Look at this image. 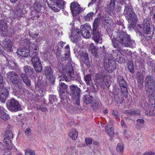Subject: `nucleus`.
<instances>
[{
    "instance_id": "obj_15",
    "label": "nucleus",
    "mask_w": 155,
    "mask_h": 155,
    "mask_svg": "<svg viewBox=\"0 0 155 155\" xmlns=\"http://www.w3.org/2000/svg\"><path fill=\"white\" fill-rule=\"evenodd\" d=\"M45 71L46 78L48 79L51 84H54L55 78L53 75L51 68L49 66H47L45 68Z\"/></svg>"
},
{
    "instance_id": "obj_56",
    "label": "nucleus",
    "mask_w": 155,
    "mask_h": 155,
    "mask_svg": "<svg viewBox=\"0 0 155 155\" xmlns=\"http://www.w3.org/2000/svg\"><path fill=\"white\" fill-rule=\"evenodd\" d=\"M24 83L28 86L29 87L31 85V81L30 79L28 77L23 81Z\"/></svg>"
},
{
    "instance_id": "obj_35",
    "label": "nucleus",
    "mask_w": 155,
    "mask_h": 155,
    "mask_svg": "<svg viewBox=\"0 0 155 155\" xmlns=\"http://www.w3.org/2000/svg\"><path fill=\"white\" fill-rule=\"evenodd\" d=\"M7 28L6 22L4 19H0V30L4 32L6 31Z\"/></svg>"
},
{
    "instance_id": "obj_31",
    "label": "nucleus",
    "mask_w": 155,
    "mask_h": 155,
    "mask_svg": "<svg viewBox=\"0 0 155 155\" xmlns=\"http://www.w3.org/2000/svg\"><path fill=\"white\" fill-rule=\"evenodd\" d=\"M69 135L71 139L75 140L77 138L78 132L75 129H72L70 131Z\"/></svg>"
},
{
    "instance_id": "obj_36",
    "label": "nucleus",
    "mask_w": 155,
    "mask_h": 155,
    "mask_svg": "<svg viewBox=\"0 0 155 155\" xmlns=\"http://www.w3.org/2000/svg\"><path fill=\"white\" fill-rule=\"evenodd\" d=\"M33 7L35 12L38 13L41 12L42 5L41 4L38 2H35L33 4Z\"/></svg>"
},
{
    "instance_id": "obj_41",
    "label": "nucleus",
    "mask_w": 155,
    "mask_h": 155,
    "mask_svg": "<svg viewBox=\"0 0 155 155\" xmlns=\"http://www.w3.org/2000/svg\"><path fill=\"white\" fill-rule=\"evenodd\" d=\"M124 150L123 144L122 143H118L117 145L116 150L120 153H122Z\"/></svg>"
},
{
    "instance_id": "obj_1",
    "label": "nucleus",
    "mask_w": 155,
    "mask_h": 155,
    "mask_svg": "<svg viewBox=\"0 0 155 155\" xmlns=\"http://www.w3.org/2000/svg\"><path fill=\"white\" fill-rule=\"evenodd\" d=\"M145 89L148 97L150 105L153 107L155 106V79L152 76L147 75L145 79Z\"/></svg>"
},
{
    "instance_id": "obj_55",
    "label": "nucleus",
    "mask_w": 155,
    "mask_h": 155,
    "mask_svg": "<svg viewBox=\"0 0 155 155\" xmlns=\"http://www.w3.org/2000/svg\"><path fill=\"white\" fill-rule=\"evenodd\" d=\"M107 57H104V60H108V61H110V60H114L113 55L111 53L107 54Z\"/></svg>"
},
{
    "instance_id": "obj_28",
    "label": "nucleus",
    "mask_w": 155,
    "mask_h": 155,
    "mask_svg": "<svg viewBox=\"0 0 155 155\" xmlns=\"http://www.w3.org/2000/svg\"><path fill=\"white\" fill-rule=\"evenodd\" d=\"M90 49L92 54L95 57L98 58L99 57L97 51L98 48L94 45V44L92 43L90 45Z\"/></svg>"
},
{
    "instance_id": "obj_18",
    "label": "nucleus",
    "mask_w": 155,
    "mask_h": 155,
    "mask_svg": "<svg viewBox=\"0 0 155 155\" xmlns=\"http://www.w3.org/2000/svg\"><path fill=\"white\" fill-rule=\"evenodd\" d=\"M144 29L147 32V34H150L151 31L152 25L150 18H147L145 19L142 25Z\"/></svg>"
},
{
    "instance_id": "obj_2",
    "label": "nucleus",
    "mask_w": 155,
    "mask_h": 155,
    "mask_svg": "<svg viewBox=\"0 0 155 155\" xmlns=\"http://www.w3.org/2000/svg\"><path fill=\"white\" fill-rule=\"evenodd\" d=\"M80 77L78 73L74 72L72 65L69 64L62 69L61 75L60 76L61 78L60 81L64 79L67 82L79 79Z\"/></svg>"
},
{
    "instance_id": "obj_8",
    "label": "nucleus",
    "mask_w": 155,
    "mask_h": 155,
    "mask_svg": "<svg viewBox=\"0 0 155 155\" xmlns=\"http://www.w3.org/2000/svg\"><path fill=\"white\" fill-rule=\"evenodd\" d=\"M106 76L103 72L98 73L95 76L96 82L101 86H102L104 83L107 87H109L111 84V81L108 78L104 79Z\"/></svg>"
},
{
    "instance_id": "obj_59",
    "label": "nucleus",
    "mask_w": 155,
    "mask_h": 155,
    "mask_svg": "<svg viewBox=\"0 0 155 155\" xmlns=\"http://www.w3.org/2000/svg\"><path fill=\"white\" fill-rule=\"evenodd\" d=\"M65 92H60V97L61 99L64 100L67 98L66 94L65 93Z\"/></svg>"
},
{
    "instance_id": "obj_58",
    "label": "nucleus",
    "mask_w": 155,
    "mask_h": 155,
    "mask_svg": "<svg viewBox=\"0 0 155 155\" xmlns=\"http://www.w3.org/2000/svg\"><path fill=\"white\" fill-rule=\"evenodd\" d=\"M128 68L132 74L134 73V67L133 64H129L128 65Z\"/></svg>"
},
{
    "instance_id": "obj_64",
    "label": "nucleus",
    "mask_w": 155,
    "mask_h": 155,
    "mask_svg": "<svg viewBox=\"0 0 155 155\" xmlns=\"http://www.w3.org/2000/svg\"><path fill=\"white\" fill-rule=\"evenodd\" d=\"M25 155H35V153L34 152L27 150L25 151Z\"/></svg>"
},
{
    "instance_id": "obj_3",
    "label": "nucleus",
    "mask_w": 155,
    "mask_h": 155,
    "mask_svg": "<svg viewBox=\"0 0 155 155\" xmlns=\"http://www.w3.org/2000/svg\"><path fill=\"white\" fill-rule=\"evenodd\" d=\"M117 39L122 47H130L133 45L134 41L131 40L130 35L123 31L117 33Z\"/></svg>"
},
{
    "instance_id": "obj_54",
    "label": "nucleus",
    "mask_w": 155,
    "mask_h": 155,
    "mask_svg": "<svg viewBox=\"0 0 155 155\" xmlns=\"http://www.w3.org/2000/svg\"><path fill=\"white\" fill-rule=\"evenodd\" d=\"M149 106L150 107H152L153 109V110H151V111H148V110H146V111H145V113L148 115L152 116V115H153L154 114V113L153 112V111L154 109L153 108L155 107H152L151 104L150 105V103L149 102Z\"/></svg>"
},
{
    "instance_id": "obj_10",
    "label": "nucleus",
    "mask_w": 155,
    "mask_h": 155,
    "mask_svg": "<svg viewBox=\"0 0 155 155\" xmlns=\"http://www.w3.org/2000/svg\"><path fill=\"white\" fill-rule=\"evenodd\" d=\"M117 80L121 91V92L124 97H126L127 92L126 82L121 75L118 76Z\"/></svg>"
},
{
    "instance_id": "obj_7",
    "label": "nucleus",
    "mask_w": 155,
    "mask_h": 155,
    "mask_svg": "<svg viewBox=\"0 0 155 155\" xmlns=\"http://www.w3.org/2000/svg\"><path fill=\"white\" fill-rule=\"evenodd\" d=\"M53 4L51 5L48 3V6L54 12H58L59 10L64 8V2L63 0H49Z\"/></svg>"
},
{
    "instance_id": "obj_51",
    "label": "nucleus",
    "mask_w": 155,
    "mask_h": 155,
    "mask_svg": "<svg viewBox=\"0 0 155 155\" xmlns=\"http://www.w3.org/2000/svg\"><path fill=\"white\" fill-rule=\"evenodd\" d=\"M49 102L50 104H52L53 102L57 101V99L56 96L53 95H50L49 97Z\"/></svg>"
},
{
    "instance_id": "obj_26",
    "label": "nucleus",
    "mask_w": 155,
    "mask_h": 155,
    "mask_svg": "<svg viewBox=\"0 0 155 155\" xmlns=\"http://www.w3.org/2000/svg\"><path fill=\"white\" fill-rule=\"evenodd\" d=\"M17 53L18 55L25 57L29 56L30 52H28V51L25 48L18 49L17 50Z\"/></svg>"
},
{
    "instance_id": "obj_38",
    "label": "nucleus",
    "mask_w": 155,
    "mask_h": 155,
    "mask_svg": "<svg viewBox=\"0 0 155 155\" xmlns=\"http://www.w3.org/2000/svg\"><path fill=\"white\" fill-rule=\"evenodd\" d=\"M0 117L5 120H6L9 118L8 114L4 111V109L0 112Z\"/></svg>"
},
{
    "instance_id": "obj_60",
    "label": "nucleus",
    "mask_w": 155,
    "mask_h": 155,
    "mask_svg": "<svg viewBox=\"0 0 155 155\" xmlns=\"http://www.w3.org/2000/svg\"><path fill=\"white\" fill-rule=\"evenodd\" d=\"M19 75L21 78L22 79V81L24 80L25 79L27 78L28 77L27 74L26 73H21L19 74Z\"/></svg>"
},
{
    "instance_id": "obj_13",
    "label": "nucleus",
    "mask_w": 155,
    "mask_h": 155,
    "mask_svg": "<svg viewBox=\"0 0 155 155\" xmlns=\"http://www.w3.org/2000/svg\"><path fill=\"white\" fill-rule=\"evenodd\" d=\"M70 8L72 13L74 16H76L82 12V8L76 2H74L71 3Z\"/></svg>"
},
{
    "instance_id": "obj_34",
    "label": "nucleus",
    "mask_w": 155,
    "mask_h": 155,
    "mask_svg": "<svg viewBox=\"0 0 155 155\" xmlns=\"http://www.w3.org/2000/svg\"><path fill=\"white\" fill-rule=\"evenodd\" d=\"M84 80L87 85L92 84V80L90 74H87L84 75Z\"/></svg>"
},
{
    "instance_id": "obj_62",
    "label": "nucleus",
    "mask_w": 155,
    "mask_h": 155,
    "mask_svg": "<svg viewBox=\"0 0 155 155\" xmlns=\"http://www.w3.org/2000/svg\"><path fill=\"white\" fill-rule=\"evenodd\" d=\"M148 64L152 68L154 67V68H153L152 71L155 73V64H154L152 61H149L148 62Z\"/></svg>"
},
{
    "instance_id": "obj_22",
    "label": "nucleus",
    "mask_w": 155,
    "mask_h": 155,
    "mask_svg": "<svg viewBox=\"0 0 155 155\" xmlns=\"http://www.w3.org/2000/svg\"><path fill=\"white\" fill-rule=\"evenodd\" d=\"M9 93L4 87H2V91H0V101L4 103L8 96Z\"/></svg>"
},
{
    "instance_id": "obj_48",
    "label": "nucleus",
    "mask_w": 155,
    "mask_h": 155,
    "mask_svg": "<svg viewBox=\"0 0 155 155\" xmlns=\"http://www.w3.org/2000/svg\"><path fill=\"white\" fill-rule=\"evenodd\" d=\"M140 104L141 107L144 109H146L148 106V104L145 100H142L140 102Z\"/></svg>"
},
{
    "instance_id": "obj_9",
    "label": "nucleus",
    "mask_w": 155,
    "mask_h": 155,
    "mask_svg": "<svg viewBox=\"0 0 155 155\" xmlns=\"http://www.w3.org/2000/svg\"><path fill=\"white\" fill-rule=\"evenodd\" d=\"M104 66L106 70L110 72H113L116 68V63L114 60H104Z\"/></svg>"
},
{
    "instance_id": "obj_53",
    "label": "nucleus",
    "mask_w": 155,
    "mask_h": 155,
    "mask_svg": "<svg viewBox=\"0 0 155 155\" xmlns=\"http://www.w3.org/2000/svg\"><path fill=\"white\" fill-rule=\"evenodd\" d=\"M137 80L138 83L139 84H143V78L142 75L139 74L137 77Z\"/></svg>"
},
{
    "instance_id": "obj_14",
    "label": "nucleus",
    "mask_w": 155,
    "mask_h": 155,
    "mask_svg": "<svg viewBox=\"0 0 155 155\" xmlns=\"http://www.w3.org/2000/svg\"><path fill=\"white\" fill-rule=\"evenodd\" d=\"M92 39L97 44H101L103 35L98 30H91Z\"/></svg>"
},
{
    "instance_id": "obj_27",
    "label": "nucleus",
    "mask_w": 155,
    "mask_h": 155,
    "mask_svg": "<svg viewBox=\"0 0 155 155\" xmlns=\"http://www.w3.org/2000/svg\"><path fill=\"white\" fill-rule=\"evenodd\" d=\"M29 49L30 52L29 56H30L31 53H33V54L35 53H37V54H38V48L36 44L30 43L29 46Z\"/></svg>"
},
{
    "instance_id": "obj_16",
    "label": "nucleus",
    "mask_w": 155,
    "mask_h": 155,
    "mask_svg": "<svg viewBox=\"0 0 155 155\" xmlns=\"http://www.w3.org/2000/svg\"><path fill=\"white\" fill-rule=\"evenodd\" d=\"M7 78L10 80L12 84L17 83V82L21 80L19 77L18 75L15 71H11L8 72L6 74Z\"/></svg>"
},
{
    "instance_id": "obj_44",
    "label": "nucleus",
    "mask_w": 155,
    "mask_h": 155,
    "mask_svg": "<svg viewBox=\"0 0 155 155\" xmlns=\"http://www.w3.org/2000/svg\"><path fill=\"white\" fill-rule=\"evenodd\" d=\"M93 15L94 13L93 12H90L84 16V19L86 21H89L91 19H92Z\"/></svg>"
},
{
    "instance_id": "obj_32",
    "label": "nucleus",
    "mask_w": 155,
    "mask_h": 155,
    "mask_svg": "<svg viewBox=\"0 0 155 155\" xmlns=\"http://www.w3.org/2000/svg\"><path fill=\"white\" fill-rule=\"evenodd\" d=\"M134 11L132 6L130 5H127L125 7L124 14L125 16L127 15H128L129 13L130 12H132Z\"/></svg>"
},
{
    "instance_id": "obj_17",
    "label": "nucleus",
    "mask_w": 155,
    "mask_h": 155,
    "mask_svg": "<svg viewBox=\"0 0 155 155\" xmlns=\"http://www.w3.org/2000/svg\"><path fill=\"white\" fill-rule=\"evenodd\" d=\"M12 42L8 38L4 39L2 41V46L5 50L10 52L12 51Z\"/></svg>"
},
{
    "instance_id": "obj_46",
    "label": "nucleus",
    "mask_w": 155,
    "mask_h": 155,
    "mask_svg": "<svg viewBox=\"0 0 155 155\" xmlns=\"http://www.w3.org/2000/svg\"><path fill=\"white\" fill-rule=\"evenodd\" d=\"M105 48L104 46H103L102 47L100 48V51L99 52V54L101 55H103L104 57H107V54L106 53L105 51Z\"/></svg>"
},
{
    "instance_id": "obj_5",
    "label": "nucleus",
    "mask_w": 155,
    "mask_h": 155,
    "mask_svg": "<svg viewBox=\"0 0 155 155\" xmlns=\"http://www.w3.org/2000/svg\"><path fill=\"white\" fill-rule=\"evenodd\" d=\"M37 53H35L33 54V53H31L29 57L31 58V61L35 71L37 73H39L42 71L43 67Z\"/></svg>"
},
{
    "instance_id": "obj_61",
    "label": "nucleus",
    "mask_w": 155,
    "mask_h": 155,
    "mask_svg": "<svg viewBox=\"0 0 155 155\" xmlns=\"http://www.w3.org/2000/svg\"><path fill=\"white\" fill-rule=\"evenodd\" d=\"M140 110L138 109L133 110L132 111L131 115H139L140 114Z\"/></svg>"
},
{
    "instance_id": "obj_43",
    "label": "nucleus",
    "mask_w": 155,
    "mask_h": 155,
    "mask_svg": "<svg viewBox=\"0 0 155 155\" xmlns=\"http://www.w3.org/2000/svg\"><path fill=\"white\" fill-rule=\"evenodd\" d=\"M35 89L38 91L41 90L42 91L43 90L45 89V88L43 84L38 82L35 85Z\"/></svg>"
},
{
    "instance_id": "obj_63",
    "label": "nucleus",
    "mask_w": 155,
    "mask_h": 155,
    "mask_svg": "<svg viewBox=\"0 0 155 155\" xmlns=\"http://www.w3.org/2000/svg\"><path fill=\"white\" fill-rule=\"evenodd\" d=\"M12 139V138H8V137H5V138L4 139L3 141L6 144L10 143L11 142V139Z\"/></svg>"
},
{
    "instance_id": "obj_33",
    "label": "nucleus",
    "mask_w": 155,
    "mask_h": 155,
    "mask_svg": "<svg viewBox=\"0 0 155 155\" xmlns=\"http://www.w3.org/2000/svg\"><path fill=\"white\" fill-rule=\"evenodd\" d=\"M100 23V18L99 17L96 18L93 22L92 30H97L98 26Z\"/></svg>"
},
{
    "instance_id": "obj_12",
    "label": "nucleus",
    "mask_w": 155,
    "mask_h": 155,
    "mask_svg": "<svg viewBox=\"0 0 155 155\" xmlns=\"http://www.w3.org/2000/svg\"><path fill=\"white\" fill-rule=\"evenodd\" d=\"M91 27L87 25H82L81 27V34L85 38H88L91 36L90 31H91Z\"/></svg>"
},
{
    "instance_id": "obj_21",
    "label": "nucleus",
    "mask_w": 155,
    "mask_h": 155,
    "mask_svg": "<svg viewBox=\"0 0 155 155\" xmlns=\"http://www.w3.org/2000/svg\"><path fill=\"white\" fill-rule=\"evenodd\" d=\"M125 17L129 22L132 25H134L137 20V16L134 11L132 12L129 13L128 15H125Z\"/></svg>"
},
{
    "instance_id": "obj_4",
    "label": "nucleus",
    "mask_w": 155,
    "mask_h": 155,
    "mask_svg": "<svg viewBox=\"0 0 155 155\" xmlns=\"http://www.w3.org/2000/svg\"><path fill=\"white\" fill-rule=\"evenodd\" d=\"M71 95L74 97V101L78 106H80V98L81 90L77 85L73 84L69 86Z\"/></svg>"
},
{
    "instance_id": "obj_24",
    "label": "nucleus",
    "mask_w": 155,
    "mask_h": 155,
    "mask_svg": "<svg viewBox=\"0 0 155 155\" xmlns=\"http://www.w3.org/2000/svg\"><path fill=\"white\" fill-rule=\"evenodd\" d=\"M23 70L25 73L27 74H28V76L31 78H34L35 77V74L33 68L30 66L25 65L23 68Z\"/></svg>"
},
{
    "instance_id": "obj_20",
    "label": "nucleus",
    "mask_w": 155,
    "mask_h": 155,
    "mask_svg": "<svg viewBox=\"0 0 155 155\" xmlns=\"http://www.w3.org/2000/svg\"><path fill=\"white\" fill-rule=\"evenodd\" d=\"M22 81L21 80H19L17 83L12 84L15 86L14 88V91L15 92L18 93V94L22 95L23 93Z\"/></svg>"
},
{
    "instance_id": "obj_29",
    "label": "nucleus",
    "mask_w": 155,
    "mask_h": 155,
    "mask_svg": "<svg viewBox=\"0 0 155 155\" xmlns=\"http://www.w3.org/2000/svg\"><path fill=\"white\" fill-rule=\"evenodd\" d=\"M144 29L142 25H137L135 28V31L139 36H140L143 33L147 34V32Z\"/></svg>"
},
{
    "instance_id": "obj_40",
    "label": "nucleus",
    "mask_w": 155,
    "mask_h": 155,
    "mask_svg": "<svg viewBox=\"0 0 155 155\" xmlns=\"http://www.w3.org/2000/svg\"><path fill=\"white\" fill-rule=\"evenodd\" d=\"M67 86L64 83L61 82L60 83L59 89L60 92H67Z\"/></svg>"
},
{
    "instance_id": "obj_25",
    "label": "nucleus",
    "mask_w": 155,
    "mask_h": 155,
    "mask_svg": "<svg viewBox=\"0 0 155 155\" xmlns=\"http://www.w3.org/2000/svg\"><path fill=\"white\" fill-rule=\"evenodd\" d=\"M18 7V5L15 6V10L14 12V15L13 17L15 18L19 19L23 17L25 14L23 13L21 8H20Z\"/></svg>"
},
{
    "instance_id": "obj_19",
    "label": "nucleus",
    "mask_w": 155,
    "mask_h": 155,
    "mask_svg": "<svg viewBox=\"0 0 155 155\" xmlns=\"http://www.w3.org/2000/svg\"><path fill=\"white\" fill-rule=\"evenodd\" d=\"M83 97L82 100L84 104L87 105L91 103L93 97L89 91H86L83 95Z\"/></svg>"
},
{
    "instance_id": "obj_6",
    "label": "nucleus",
    "mask_w": 155,
    "mask_h": 155,
    "mask_svg": "<svg viewBox=\"0 0 155 155\" xmlns=\"http://www.w3.org/2000/svg\"><path fill=\"white\" fill-rule=\"evenodd\" d=\"M6 105L8 109L12 112H16L22 110L21 105L14 98L8 100L7 102Z\"/></svg>"
},
{
    "instance_id": "obj_30",
    "label": "nucleus",
    "mask_w": 155,
    "mask_h": 155,
    "mask_svg": "<svg viewBox=\"0 0 155 155\" xmlns=\"http://www.w3.org/2000/svg\"><path fill=\"white\" fill-rule=\"evenodd\" d=\"M105 130L108 134L110 136H112L114 134V128L110 124H107L105 127Z\"/></svg>"
},
{
    "instance_id": "obj_52",
    "label": "nucleus",
    "mask_w": 155,
    "mask_h": 155,
    "mask_svg": "<svg viewBox=\"0 0 155 155\" xmlns=\"http://www.w3.org/2000/svg\"><path fill=\"white\" fill-rule=\"evenodd\" d=\"M99 102L98 101L94 102L91 105V107L94 110H96L98 108Z\"/></svg>"
},
{
    "instance_id": "obj_57",
    "label": "nucleus",
    "mask_w": 155,
    "mask_h": 155,
    "mask_svg": "<svg viewBox=\"0 0 155 155\" xmlns=\"http://www.w3.org/2000/svg\"><path fill=\"white\" fill-rule=\"evenodd\" d=\"M115 27L116 29L118 31V32L119 31H122V30L124 28V25L122 24L121 25L116 24Z\"/></svg>"
},
{
    "instance_id": "obj_49",
    "label": "nucleus",
    "mask_w": 155,
    "mask_h": 155,
    "mask_svg": "<svg viewBox=\"0 0 155 155\" xmlns=\"http://www.w3.org/2000/svg\"><path fill=\"white\" fill-rule=\"evenodd\" d=\"M41 14V13H38L35 11H32L31 13V15L32 17H35V19H38L40 18Z\"/></svg>"
},
{
    "instance_id": "obj_45",
    "label": "nucleus",
    "mask_w": 155,
    "mask_h": 155,
    "mask_svg": "<svg viewBox=\"0 0 155 155\" xmlns=\"http://www.w3.org/2000/svg\"><path fill=\"white\" fill-rule=\"evenodd\" d=\"M5 137H6L10 138H12L13 137V134L11 130V129L7 130L5 132Z\"/></svg>"
},
{
    "instance_id": "obj_39",
    "label": "nucleus",
    "mask_w": 155,
    "mask_h": 155,
    "mask_svg": "<svg viewBox=\"0 0 155 155\" xmlns=\"http://www.w3.org/2000/svg\"><path fill=\"white\" fill-rule=\"evenodd\" d=\"M137 124L135 127L137 129H140L144 123V121L143 119H139L137 120Z\"/></svg>"
},
{
    "instance_id": "obj_42",
    "label": "nucleus",
    "mask_w": 155,
    "mask_h": 155,
    "mask_svg": "<svg viewBox=\"0 0 155 155\" xmlns=\"http://www.w3.org/2000/svg\"><path fill=\"white\" fill-rule=\"evenodd\" d=\"M114 97L116 101L117 104H121L123 102L124 100V98L122 96L119 95H115Z\"/></svg>"
},
{
    "instance_id": "obj_47",
    "label": "nucleus",
    "mask_w": 155,
    "mask_h": 155,
    "mask_svg": "<svg viewBox=\"0 0 155 155\" xmlns=\"http://www.w3.org/2000/svg\"><path fill=\"white\" fill-rule=\"evenodd\" d=\"M111 38L112 40V43L113 47L115 48H119V47L118 44L117 42V41H117V39H116L115 38H112V36H111Z\"/></svg>"
},
{
    "instance_id": "obj_37",
    "label": "nucleus",
    "mask_w": 155,
    "mask_h": 155,
    "mask_svg": "<svg viewBox=\"0 0 155 155\" xmlns=\"http://www.w3.org/2000/svg\"><path fill=\"white\" fill-rule=\"evenodd\" d=\"M112 54L114 56V58L116 59H120L121 57H120V55H122V54H121V53L120 52V48H117V50H113L112 51Z\"/></svg>"
},
{
    "instance_id": "obj_50",
    "label": "nucleus",
    "mask_w": 155,
    "mask_h": 155,
    "mask_svg": "<svg viewBox=\"0 0 155 155\" xmlns=\"http://www.w3.org/2000/svg\"><path fill=\"white\" fill-rule=\"evenodd\" d=\"M61 59L63 61L68 60V62L70 61L71 60L70 54H65L64 55L62 56Z\"/></svg>"
},
{
    "instance_id": "obj_11",
    "label": "nucleus",
    "mask_w": 155,
    "mask_h": 155,
    "mask_svg": "<svg viewBox=\"0 0 155 155\" xmlns=\"http://www.w3.org/2000/svg\"><path fill=\"white\" fill-rule=\"evenodd\" d=\"M79 29L77 28L76 30L72 28L71 34L70 38H71V41L73 42H76L80 40L81 38V34Z\"/></svg>"
},
{
    "instance_id": "obj_23",
    "label": "nucleus",
    "mask_w": 155,
    "mask_h": 155,
    "mask_svg": "<svg viewBox=\"0 0 155 155\" xmlns=\"http://www.w3.org/2000/svg\"><path fill=\"white\" fill-rule=\"evenodd\" d=\"M80 61L82 63L83 62L87 66L89 67L90 66L89 59L88 54L85 51H83L80 55Z\"/></svg>"
}]
</instances>
